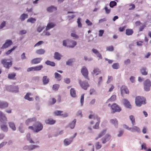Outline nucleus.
Listing matches in <instances>:
<instances>
[{
  "label": "nucleus",
  "mask_w": 151,
  "mask_h": 151,
  "mask_svg": "<svg viewBox=\"0 0 151 151\" xmlns=\"http://www.w3.org/2000/svg\"><path fill=\"white\" fill-rule=\"evenodd\" d=\"M88 118L89 119L92 120L90 122L91 124L93 125L94 123H96L95 125L93 126V128L94 129H98L99 128V125L100 122V118L94 114H91L88 116Z\"/></svg>",
  "instance_id": "obj_1"
},
{
  "label": "nucleus",
  "mask_w": 151,
  "mask_h": 151,
  "mask_svg": "<svg viewBox=\"0 0 151 151\" xmlns=\"http://www.w3.org/2000/svg\"><path fill=\"white\" fill-rule=\"evenodd\" d=\"M42 124L38 122H36L32 126L29 127L28 129L31 130L33 132L38 133L41 131L43 129Z\"/></svg>",
  "instance_id": "obj_2"
},
{
  "label": "nucleus",
  "mask_w": 151,
  "mask_h": 151,
  "mask_svg": "<svg viewBox=\"0 0 151 151\" xmlns=\"http://www.w3.org/2000/svg\"><path fill=\"white\" fill-rule=\"evenodd\" d=\"M135 104L136 106L138 107H141L142 105L145 104L146 99L142 96H137L135 99Z\"/></svg>",
  "instance_id": "obj_3"
},
{
  "label": "nucleus",
  "mask_w": 151,
  "mask_h": 151,
  "mask_svg": "<svg viewBox=\"0 0 151 151\" xmlns=\"http://www.w3.org/2000/svg\"><path fill=\"white\" fill-rule=\"evenodd\" d=\"M76 44L77 43L76 41L70 39L64 40L63 42L64 46L71 48L74 47Z\"/></svg>",
  "instance_id": "obj_4"
},
{
  "label": "nucleus",
  "mask_w": 151,
  "mask_h": 151,
  "mask_svg": "<svg viewBox=\"0 0 151 151\" xmlns=\"http://www.w3.org/2000/svg\"><path fill=\"white\" fill-rule=\"evenodd\" d=\"M1 63L6 68H9L12 65V61L10 60L3 59L1 60Z\"/></svg>",
  "instance_id": "obj_5"
},
{
  "label": "nucleus",
  "mask_w": 151,
  "mask_h": 151,
  "mask_svg": "<svg viewBox=\"0 0 151 151\" xmlns=\"http://www.w3.org/2000/svg\"><path fill=\"white\" fill-rule=\"evenodd\" d=\"M144 89L147 91H149L151 86V82L149 79L146 80L144 83Z\"/></svg>",
  "instance_id": "obj_6"
},
{
  "label": "nucleus",
  "mask_w": 151,
  "mask_h": 151,
  "mask_svg": "<svg viewBox=\"0 0 151 151\" xmlns=\"http://www.w3.org/2000/svg\"><path fill=\"white\" fill-rule=\"evenodd\" d=\"M55 115L57 116H61L63 117H66L68 116V114L67 112L63 113L62 111L56 110L54 112Z\"/></svg>",
  "instance_id": "obj_7"
},
{
  "label": "nucleus",
  "mask_w": 151,
  "mask_h": 151,
  "mask_svg": "<svg viewBox=\"0 0 151 151\" xmlns=\"http://www.w3.org/2000/svg\"><path fill=\"white\" fill-rule=\"evenodd\" d=\"M78 83L81 87L85 90H86L89 86L88 82L85 81H82L79 80Z\"/></svg>",
  "instance_id": "obj_8"
},
{
  "label": "nucleus",
  "mask_w": 151,
  "mask_h": 151,
  "mask_svg": "<svg viewBox=\"0 0 151 151\" xmlns=\"http://www.w3.org/2000/svg\"><path fill=\"white\" fill-rule=\"evenodd\" d=\"M8 121L5 114L1 111H0V122L1 123H6Z\"/></svg>",
  "instance_id": "obj_9"
},
{
  "label": "nucleus",
  "mask_w": 151,
  "mask_h": 151,
  "mask_svg": "<svg viewBox=\"0 0 151 151\" xmlns=\"http://www.w3.org/2000/svg\"><path fill=\"white\" fill-rule=\"evenodd\" d=\"M111 109L112 112L113 113L115 112H120L121 110L120 107L116 104H114L112 105L111 107Z\"/></svg>",
  "instance_id": "obj_10"
},
{
  "label": "nucleus",
  "mask_w": 151,
  "mask_h": 151,
  "mask_svg": "<svg viewBox=\"0 0 151 151\" xmlns=\"http://www.w3.org/2000/svg\"><path fill=\"white\" fill-rule=\"evenodd\" d=\"M122 102L124 106L127 108L131 109L132 108V106L130 102L127 99H124L122 100Z\"/></svg>",
  "instance_id": "obj_11"
},
{
  "label": "nucleus",
  "mask_w": 151,
  "mask_h": 151,
  "mask_svg": "<svg viewBox=\"0 0 151 151\" xmlns=\"http://www.w3.org/2000/svg\"><path fill=\"white\" fill-rule=\"evenodd\" d=\"M81 73L85 78H88V72L86 67L83 66L81 69Z\"/></svg>",
  "instance_id": "obj_12"
},
{
  "label": "nucleus",
  "mask_w": 151,
  "mask_h": 151,
  "mask_svg": "<svg viewBox=\"0 0 151 151\" xmlns=\"http://www.w3.org/2000/svg\"><path fill=\"white\" fill-rule=\"evenodd\" d=\"M73 141V138L70 137L65 139L63 141V143L65 146H67L71 144Z\"/></svg>",
  "instance_id": "obj_13"
},
{
  "label": "nucleus",
  "mask_w": 151,
  "mask_h": 151,
  "mask_svg": "<svg viewBox=\"0 0 151 151\" xmlns=\"http://www.w3.org/2000/svg\"><path fill=\"white\" fill-rule=\"evenodd\" d=\"M12 44V41L10 40H7L5 43L3 44L2 47H1V49H4L6 48Z\"/></svg>",
  "instance_id": "obj_14"
},
{
  "label": "nucleus",
  "mask_w": 151,
  "mask_h": 151,
  "mask_svg": "<svg viewBox=\"0 0 151 151\" xmlns=\"http://www.w3.org/2000/svg\"><path fill=\"white\" fill-rule=\"evenodd\" d=\"M121 94L122 95L124 94H129V91L127 87L125 86H122L120 88Z\"/></svg>",
  "instance_id": "obj_15"
},
{
  "label": "nucleus",
  "mask_w": 151,
  "mask_h": 151,
  "mask_svg": "<svg viewBox=\"0 0 151 151\" xmlns=\"http://www.w3.org/2000/svg\"><path fill=\"white\" fill-rule=\"evenodd\" d=\"M76 121L77 120L76 119H74L68 124L66 126V127L72 129H74L75 127Z\"/></svg>",
  "instance_id": "obj_16"
},
{
  "label": "nucleus",
  "mask_w": 151,
  "mask_h": 151,
  "mask_svg": "<svg viewBox=\"0 0 151 151\" xmlns=\"http://www.w3.org/2000/svg\"><path fill=\"white\" fill-rule=\"evenodd\" d=\"M9 106L8 103L6 101H0V109H4L7 108Z\"/></svg>",
  "instance_id": "obj_17"
},
{
  "label": "nucleus",
  "mask_w": 151,
  "mask_h": 151,
  "mask_svg": "<svg viewBox=\"0 0 151 151\" xmlns=\"http://www.w3.org/2000/svg\"><path fill=\"white\" fill-rule=\"evenodd\" d=\"M130 131L132 132H137L139 133L141 132V130L140 128L137 126H134L132 127H131Z\"/></svg>",
  "instance_id": "obj_18"
},
{
  "label": "nucleus",
  "mask_w": 151,
  "mask_h": 151,
  "mask_svg": "<svg viewBox=\"0 0 151 151\" xmlns=\"http://www.w3.org/2000/svg\"><path fill=\"white\" fill-rule=\"evenodd\" d=\"M111 136L108 134H106L104 137L101 139L102 143L103 144L105 143L106 142L108 141L111 139Z\"/></svg>",
  "instance_id": "obj_19"
},
{
  "label": "nucleus",
  "mask_w": 151,
  "mask_h": 151,
  "mask_svg": "<svg viewBox=\"0 0 151 151\" xmlns=\"http://www.w3.org/2000/svg\"><path fill=\"white\" fill-rule=\"evenodd\" d=\"M107 130L106 129H105L102 130L98 135V136L96 137L95 139V140H97L99 138H101L102 137L103 135H104L105 134L106 132V131Z\"/></svg>",
  "instance_id": "obj_20"
},
{
  "label": "nucleus",
  "mask_w": 151,
  "mask_h": 151,
  "mask_svg": "<svg viewBox=\"0 0 151 151\" xmlns=\"http://www.w3.org/2000/svg\"><path fill=\"white\" fill-rule=\"evenodd\" d=\"M109 122L111 124L113 125L115 127H117L118 123L117 120L116 119L114 118L110 119Z\"/></svg>",
  "instance_id": "obj_21"
},
{
  "label": "nucleus",
  "mask_w": 151,
  "mask_h": 151,
  "mask_svg": "<svg viewBox=\"0 0 151 151\" xmlns=\"http://www.w3.org/2000/svg\"><path fill=\"white\" fill-rule=\"evenodd\" d=\"M42 58H37L32 59L31 61V63L33 64H36L40 62Z\"/></svg>",
  "instance_id": "obj_22"
},
{
  "label": "nucleus",
  "mask_w": 151,
  "mask_h": 151,
  "mask_svg": "<svg viewBox=\"0 0 151 151\" xmlns=\"http://www.w3.org/2000/svg\"><path fill=\"white\" fill-rule=\"evenodd\" d=\"M92 51L99 59H102V58L101 55L98 50L95 49H92Z\"/></svg>",
  "instance_id": "obj_23"
},
{
  "label": "nucleus",
  "mask_w": 151,
  "mask_h": 151,
  "mask_svg": "<svg viewBox=\"0 0 151 151\" xmlns=\"http://www.w3.org/2000/svg\"><path fill=\"white\" fill-rule=\"evenodd\" d=\"M32 95V93H27L24 96V98L25 99L29 101H33L34 100L33 98L30 97Z\"/></svg>",
  "instance_id": "obj_24"
},
{
  "label": "nucleus",
  "mask_w": 151,
  "mask_h": 151,
  "mask_svg": "<svg viewBox=\"0 0 151 151\" xmlns=\"http://www.w3.org/2000/svg\"><path fill=\"white\" fill-rule=\"evenodd\" d=\"M36 119L35 117L30 118L27 119L25 122V124L26 125H28L30 123L36 121Z\"/></svg>",
  "instance_id": "obj_25"
},
{
  "label": "nucleus",
  "mask_w": 151,
  "mask_h": 151,
  "mask_svg": "<svg viewBox=\"0 0 151 151\" xmlns=\"http://www.w3.org/2000/svg\"><path fill=\"white\" fill-rule=\"evenodd\" d=\"M55 26V24L52 22L48 23L46 27V31L50 30L51 29L54 27Z\"/></svg>",
  "instance_id": "obj_26"
},
{
  "label": "nucleus",
  "mask_w": 151,
  "mask_h": 151,
  "mask_svg": "<svg viewBox=\"0 0 151 151\" xmlns=\"http://www.w3.org/2000/svg\"><path fill=\"white\" fill-rule=\"evenodd\" d=\"M0 127L1 129L4 132H7L8 131V127L7 126L4 124H0Z\"/></svg>",
  "instance_id": "obj_27"
},
{
  "label": "nucleus",
  "mask_w": 151,
  "mask_h": 151,
  "mask_svg": "<svg viewBox=\"0 0 151 151\" xmlns=\"http://www.w3.org/2000/svg\"><path fill=\"white\" fill-rule=\"evenodd\" d=\"M45 122L47 124H52L55 123V121L52 119L48 118L45 120Z\"/></svg>",
  "instance_id": "obj_28"
},
{
  "label": "nucleus",
  "mask_w": 151,
  "mask_h": 151,
  "mask_svg": "<svg viewBox=\"0 0 151 151\" xmlns=\"http://www.w3.org/2000/svg\"><path fill=\"white\" fill-rule=\"evenodd\" d=\"M9 127L13 131H15L16 129L15 123L13 122H10L9 123Z\"/></svg>",
  "instance_id": "obj_29"
},
{
  "label": "nucleus",
  "mask_w": 151,
  "mask_h": 151,
  "mask_svg": "<svg viewBox=\"0 0 151 151\" xmlns=\"http://www.w3.org/2000/svg\"><path fill=\"white\" fill-rule=\"evenodd\" d=\"M62 56L58 52H55L54 53V58L58 60H60Z\"/></svg>",
  "instance_id": "obj_30"
},
{
  "label": "nucleus",
  "mask_w": 151,
  "mask_h": 151,
  "mask_svg": "<svg viewBox=\"0 0 151 151\" xmlns=\"http://www.w3.org/2000/svg\"><path fill=\"white\" fill-rule=\"evenodd\" d=\"M26 139L30 143H35L34 141L31 138L30 134L29 133H27L26 135Z\"/></svg>",
  "instance_id": "obj_31"
},
{
  "label": "nucleus",
  "mask_w": 151,
  "mask_h": 151,
  "mask_svg": "<svg viewBox=\"0 0 151 151\" xmlns=\"http://www.w3.org/2000/svg\"><path fill=\"white\" fill-rule=\"evenodd\" d=\"M100 73L99 69L97 68H94L93 72L92 73V74L93 75L97 76Z\"/></svg>",
  "instance_id": "obj_32"
},
{
  "label": "nucleus",
  "mask_w": 151,
  "mask_h": 151,
  "mask_svg": "<svg viewBox=\"0 0 151 151\" xmlns=\"http://www.w3.org/2000/svg\"><path fill=\"white\" fill-rule=\"evenodd\" d=\"M18 129L19 132L21 133H24L25 131V129L24 127V125L22 123H21L19 125Z\"/></svg>",
  "instance_id": "obj_33"
},
{
  "label": "nucleus",
  "mask_w": 151,
  "mask_h": 151,
  "mask_svg": "<svg viewBox=\"0 0 151 151\" xmlns=\"http://www.w3.org/2000/svg\"><path fill=\"white\" fill-rule=\"evenodd\" d=\"M42 82L44 85H45L48 83L49 81V79L46 76H44L42 79Z\"/></svg>",
  "instance_id": "obj_34"
},
{
  "label": "nucleus",
  "mask_w": 151,
  "mask_h": 151,
  "mask_svg": "<svg viewBox=\"0 0 151 151\" xmlns=\"http://www.w3.org/2000/svg\"><path fill=\"white\" fill-rule=\"evenodd\" d=\"M129 119L131 121L132 125H134L135 124V118L134 116L132 115H130L129 117Z\"/></svg>",
  "instance_id": "obj_35"
},
{
  "label": "nucleus",
  "mask_w": 151,
  "mask_h": 151,
  "mask_svg": "<svg viewBox=\"0 0 151 151\" xmlns=\"http://www.w3.org/2000/svg\"><path fill=\"white\" fill-rule=\"evenodd\" d=\"M70 94L73 97H76V91L74 88H71L70 90Z\"/></svg>",
  "instance_id": "obj_36"
},
{
  "label": "nucleus",
  "mask_w": 151,
  "mask_h": 151,
  "mask_svg": "<svg viewBox=\"0 0 151 151\" xmlns=\"http://www.w3.org/2000/svg\"><path fill=\"white\" fill-rule=\"evenodd\" d=\"M45 52V50L42 49H40L38 50H36V53L39 55H43L44 54Z\"/></svg>",
  "instance_id": "obj_37"
},
{
  "label": "nucleus",
  "mask_w": 151,
  "mask_h": 151,
  "mask_svg": "<svg viewBox=\"0 0 151 151\" xmlns=\"http://www.w3.org/2000/svg\"><path fill=\"white\" fill-rule=\"evenodd\" d=\"M47 11L49 12H52L55 11L57 10V8L53 6H51L47 8Z\"/></svg>",
  "instance_id": "obj_38"
},
{
  "label": "nucleus",
  "mask_w": 151,
  "mask_h": 151,
  "mask_svg": "<svg viewBox=\"0 0 151 151\" xmlns=\"http://www.w3.org/2000/svg\"><path fill=\"white\" fill-rule=\"evenodd\" d=\"M40 146L37 145H29V151H32L34 149L40 147Z\"/></svg>",
  "instance_id": "obj_39"
},
{
  "label": "nucleus",
  "mask_w": 151,
  "mask_h": 151,
  "mask_svg": "<svg viewBox=\"0 0 151 151\" xmlns=\"http://www.w3.org/2000/svg\"><path fill=\"white\" fill-rule=\"evenodd\" d=\"M133 33L132 29H127L126 30V34L127 35H131Z\"/></svg>",
  "instance_id": "obj_40"
},
{
  "label": "nucleus",
  "mask_w": 151,
  "mask_h": 151,
  "mask_svg": "<svg viewBox=\"0 0 151 151\" xmlns=\"http://www.w3.org/2000/svg\"><path fill=\"white\" fill-rule=\"evenodd\" d=\"M55 77L57 80L60 81L61 79V76L60 75L57 73H55L54 74Z\"/></svg>",
  "instance_id": "obj_41"
},
{
  "label": "nucleus",
  "mask_w": 151,
  "mask_h": 151,
  "mask_svg": "<svg viewBox=\"0 0 151 151\" xmlns=\"http://www.w3.org/2000/svg\"><path fill=\"white\" fill-rule=\"evenodd\" d=\"M28 17V15L26 14L23 13L22 14L20 17V19L21 21H23L25 20L26 18Z\"/></svg>",
  "instance_id": "obj_42"
},
{
  "label": "nucleus",
  "mask_w": 151,
  "mask_h": 151,
  "mask_svg": "<svg viewBox=\"0 0 151 151\" xmlns=\"http://www.w3.org/2000/svg\"><path fill=\"white\" fill-rule=\"evenodd\" d=\"M45 63L47 65H50L52 66H55V64L54 62H51L49 60H47L45 62Z\"/></svg>",
  "instance_id": "obj_43"
},
{
  "label": "nucleus",
  "mask_w": 151,
  "mask_h": 151,
  "mask_svg": "<svg viewBox=\"0 0 151 151\" xmlns=\"http://www.w3.org/2000/svg\"><path fill=\"white\" fill-rule=\"evenodd\" d=\"M16 76V74L14 73H12L9 74L8 75V78H9L10 79H13L14 78L15 76Z\"/></svg>",
  "instance_id": "obj_44"
},
{
  "label": "nucleus",
  "mask_w": 151,
  "mask_h": 151,
  "mask_svg": "<svg viewBox=\"0 0 151 151\" xmlns=\"http://www.w3.org/2000/svg\"><path fill=\"white\" fill-rule=\"evenodd\" d=\"M116 99V96L115 95H113L111 97V98L108 99L107 101L112 102L115 100Z\"/></svg>",
  "instance_id": "obj_45"
},
{
  "label": "nucleus",
  "mask_w": 151,
  "mask_h": 151,
  "mask_svg": "<svg viewBox=\"0 0 151 151\" xmlns=\"http://www.w3.org/2000/svg\"><path fill=\"white\" fill-rule=\"evenodd\" d=\"M146 68H143L141 70L142 74L144 75H146L147 74V72L146 71Z\"/></svg>",
  "instance_id": "obj_46"
},
{
  "label": "nucleus",
  "mask_w": 151,
  "mask_h": 151,
  "mask_svg": "<svg viewBox=\"0 0 151 151\" xmlns=\"http://www.w3.org/2000/svg\"><path fill=\"white\" fill-rule=\"evenodd\" d=\"M36 21V19L32 17L30 18L27 20V22H29L32 23H34Z\"/></svg>",
  "instance_id": "obj_47"
},
{
  "label": "nucleus",
  "mask_w": 151,
  "mask_h": 151,
  "mask_svg": "<svg viewBox=\"0 0 151 151\" xmlns=\"http://www.w3.org/2000/svg\"><path fill=\"white\" fill-rule=\"evenodd\" d=\"M84 94H82L81 97L80 103L81 106H82L83 104L84 100Z\"/></svg>",
  "instance_id": "obj_48"
},
{
  "label": "nucleus",
  "mask_w": 151,
  "mask_h": 151,
  "mask_svg": "<svg viewBox=\"0 0 151 151\" xmlns=\"http://www.w3.org/2000/svg\"><path fill=\"white\" fill-rule=\"evenodd\" d=\"M35 67V71H40L43 68V66L42 65H39Z\"/></svg>",
  "instance_id": "obj_49"
},
{
  "label": "nucleus",
  "mask_w": 151,
  "mask_h": 151,
  "mask_svg": "<svg viewBox=\"0 0 151 151\" xmlns=\"http://www.w3.org/2000/svg\"><path fill=\"white\" fill-rule=\"evenodd\" d=\"M59 87V85L58 84L54 85L52 86V90L55 91H57Z\"/></svg>",
  "instance_id": "obj_50"
},
{
  "label": "nucleus",
  "mask_w": 151,
  "mask_h": 151,
  "mask_svg": "<svg viewBox=\"0 0 151 151\" xmlns=\"http://www.w3.org/2000/svg\"><path fill=\"white\" fill-rule=\"evenodd\" d=\"M44 26L40 25L37 28V31L39 32H40L44 28Z\"/></svg>",
  "instance_id": "obj_51"
},
{
  "label": "nucleus",
  "mask_w": 151,
  "mask_h": 151,
  "mask_svg": "<svg viewBox=\"0 0 151 151\" xmlns=\"http://www.w3.org/2000/svg\"><path fill=\"white\" fill-rule=\"evenodd\" d=\"M19 91V88L17 86H13L12 92L17 93Z\"/></svg>",
  "instance_id": "obj_52"
},
{
  "label": "nucleus",
  "mask_w": 151,
  "mask_h": 151,
  "mask_svg": "<svg viewBox=\"0 0 151 151\" xmlns=\"http://www.w3.org/2000/svg\"><path fill=\"white\" fill-rule=\"evenodd\" d=\"M17 47V46H14L11 49L9 50H8L6 53V54L7 55H8L10 54L11 52L14 50Z\"/></svg>",
  "instance_id": "obj_53"
},
{
  "label": "nucleus",
  "mask_w": 151,
  "mask_h": 151,
  "mask_svg": "<svg viewBox=\"0 0 151 151\" xmlns=\"http://www.w3.org/2000/svg\"><path fill=\"white\" fill-rule=\"evenodd\" d=\"M81 19L80 18H78L77 19V23L78 24V27L80 28L81 27L82 25L81 22Z\"/></svg>",
  "instance_id": "obj_54"
},
{
  "label": "nucleus",
  "mask_w": 151,
  "mask_h": 151,
  "mask_svg": "<svg viewBox=\"0 0 151 151\" xmlns=\"http://www.w3.org/2000/svg\"><path fill=\"white\" fill-rule=\"evenodd\" d=\"M112 67L114 69H117L119 68V64L118 63H114L112 65Z\"/></svg>",
  "instance_id": "obj_55"
},
{
  "label": "nucleus",
  "mask_w": 151,
  "mask_h": 151,
  "mask_svg": "<svg viewBox=\"0 0 151 151\" xmlns=\"http://www.w3.org/2000/svg\"><path fill=\"white\" fill-rule=\"evenodd\" d=\"M96 148L97 149H98L100 148L101 147V145L99 142H97L96 143L95 145Z\"/></svg>",
  "instance_id": "obj_56"
},
{
  "label": "nucleus",
  "mask_w": 151,
  "mask_h": 151,
  "mask_svg": "<svg viewBox=\"0 0 151 151\" xmlns=\"http://www.w3.org/2000/svg\"><path fill=\"white\" fill-rule=\"evenodd\" d=\"M117 3L115 1H111L109 4V6L111 7H113L116 5Z\"/></svg>",
  "instance_id": "obj_57"
},
{
  "label": "nucleus",
  "mask_w": 151,
  "mask_h": 151,
  "mask_svg": "<svg viewBox=\"0 0 151 151\" xmlns=\"http://www.w3.org/2000/svg\"><path fill=\"white\" fill-rule=\"evenodd\" d=\"M74 61L73 59H71L68 60L66 63V64L68 65H70Z\"/></svg>",
  "instance_id": "obj_58"
},
{
  "label": "nucleus",
  "mask_w": 151,
  "mask_h": 151,
  "mask_svg": "<svg viewBox=\"0 0 151 151\" xmlns=\"http://www.w3.org/2000/svg\"><path fill=\"white\" fill-rule=\"evenodd\" d=\"M113 80V77L111 76H108V80L106 82V83L107 84H109Z\"/></svg>",
  "instance_id": "obj_59"
},
{
  "label": "nucleus",
  "mask_w": 151,
  "mask_h": 151,
  "mask_svg": "<svg viewBox=\"0 0 151 151\" xmlns=\"http://www.w3.org/2000/svg\"><path fill=\"white\" fill-rule=\"evenodd\" d=\"M103 81V78L102 76L100 77L98 79V84L99 86L100 85Z\"/></svg>",
  "instance_id": "obj_60"
},
{
  "label": "nucleus",
  "mask_w": 151,
  "mask_h": 151,
  "mask_svg": "<svg viewBox=\"0 0 151 151\" xmlns=\"http://www.w3.org/2000/svg\"><path fill=\"white\" fill-rule=\"evenodd\" d=\"M13 86L10 85L8 86H6V89L8 91H12Z\"/></svg>",
  "instance_id": "obj_61"
},
{
  "label": "nucleus",
  "mask_w": 151,
  "mask_h": 151,
  "mask_svg": "<svg viewBox=\"0 0 151 151\" xmlns=\"http://www.w3.org/2000/svg\"><path fill=\"white\" fill-rule=\"evenodd\" d=\"M107 50L109 51H113L114 50V47L112 46H110L106 47Z\"/></svg>",
  "instance_id": "obj_62"
},
{
  "label": "nucleus",
  "mask_w": 151,
  "mask_h": 151,
  "mask_svg": "<svg viewBox=\"0 0 151 151\" xmlns=\"http://www.w3.org/2000/svg\"><path fill=\"white\" fill-rule=\"evenodd\" d=\"M44 43V42L42 41H40L38 42L36 44H35L34 46V47H36L37 46H39L43 44Z\"/></svg>",
  "instance_id": "obj_63"
},
{
  "label": "nucleus",
  "mask_w": 151,
  "mask_h": 151,
  "mask_svg": "<svg viewBox=\"0 0 151 151\" xmlns=\"http://www.w3.org/2000/svg\"><path fill=\"white\" fill-rule=\"evenodd\" d=\"M64 82L67 84H69L70 82V79L69 78H66L64 79Z\"/></svg>",
  "instance_id": "obj_64"
}]
</instances>
